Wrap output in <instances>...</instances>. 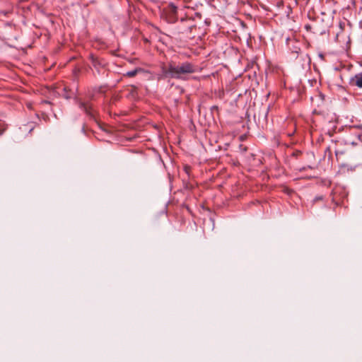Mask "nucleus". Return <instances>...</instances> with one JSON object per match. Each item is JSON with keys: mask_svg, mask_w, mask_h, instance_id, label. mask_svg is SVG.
I'll return each mask as SVG.
<instances>
[{"mask_svg": "<svg viewBox=\"0 0 362 362\" xmlns=\"http://www.w3.org/2000/svg\"><path fill=\"white\" fill-rule=\"evenodd\" d=\"M161 74L158 79L166 78L182 79V75L193 74L196 71L197 67L193 64L186 62L177 65L174 62H170L167 64H163L160 66Z\"/></svg>", "mask_w": 362, "mask_h": 362, "instance_id": "1", "label": "nucleus"}, {"mask_svg": "<svg viewBox=\"0 0 362 362\" xmlns=\"http://www.w3.org/2000/svg\"><path fill=\"white\" fill-rule=\"evenodd\" d=\"M197 25L195 21L191 18H182L180 21L175 25L173 35L178 37H183L185 40H192L195 37Z\"/></svg>", "mask_w": 362, "mask_h": 362, "instance_id": "2", "label": "nucleus"}, {"mask_svg": "<svg viewBox=\"0 0 362 362\" xmlns=\"http://www.w3.org/2000/svg\"><path fill=\"white\" fill-rule=\"evenodd\" d=\"M359 143H362V129L352 127L349 129V133L345 138V144L357 146Z\"/></svg>", "mask_w": 362, "mask_h": 362, "instance_id": "3", "label": "nucleus"}, {"mask_svg": "<svg viewBox=\"0 0 362 362\" xmlns=\"http://www.w3.org/2000/svg\"><path fill=\"white\" fill-rule=\"evenodd\" d=\"M163 16L168 23H175L177 19V7L173 3L169 4L163 11Z\"/></svg>", "mask_w": 362, "mask_h": 362, "instance_id": "4", "label": "nucleus"}, {"mask_svg": "<svg viewBox=\"0 0 362 362\" xmlns=\"http://www.w3.org/2000/svg\"><path fill=\"white\" fill-rule=\"evenodd\" d=\"M78 105L79 107L83 110L90 118H95L96 112L94 110L90 103L80 101Z\"/></svg>", "mask_w": 362, "mask_h": 362, "instance_id": "5", "label": "nucleus"}, {"mask_svg": "<svg viewBox=\"0 0 362 362\" xmlns=\"http://www.w3.org/2000/svg\"><path fill=\"white\" fill-rule=\"evenodd\" d=\"M350 84L351 86H357L359 88H362V72L356 74L350 80Z\"/></svg>", "mask_w": 362, "mask_h": 362, "instance_id": "6", "label": "nucleus"}, {"mask_svg": "<svg viewBox=\"0 0 362 362\" xmlns=\"http://www.w3.org/2000/svg\"><path fill=\"white\" fill-rule=\"evenodd\" d=\"M89 59L91 61V64L95 69H99L100 67L103 66L102 62L98 59V57L93 54H90Z\"/></svg>", "mask_w": 362, "mask_h": 362, "instance_id": "7", "label": "nucleus"}, {"mask_svg": "<svg viewBox=\"0 0 362 362\" xmlns=\"http://www.w3.org/2000/svg\"><path fill=\"white\" fill-rule=\"evenodd\" d=\"M142 71H143V69H141V68H136L134 70L127 71V73L124 74L123 76L132 78V77H134L137 74L141 73Z\"/></svg>", "mask_w": 362, "mask_h": 362, "instance_id": "8", "label": "nucleus"}, {"mask_svg": "<svg viewBox=\"0 0 362 362\" xmlns=\"http://www.w3.org/2000/svg\"><path fill=\"white\" fill-rule=\"evenodd\" d=\"M291 42L293 44V47H290L291 52L296 55L295 57H297L298 53L300 52V48L298 46V42L295 41H291Z\"/></svg>", "mask_w": 362, "mask_h": 362, "instance_id": "9", "label": "nucleus"}, {"mask_svg": "<svg viewBox=\"0 0 362 362\" xmlns=\"http://www.w3.org/2000/svg\"><path fill=\"white\" fill-rule=\"evenodd\" d=\"M129 90V94L132 97L135 98L137 95V87L132 85L130 86Z\"/></svg>", "mask_w": 362, "mask_h": 362, "instance_id": "10", "label": "nucleus"}, {"mask_svg": "<svg viewBox=\"0 0 362 362\" xmlns=\"http://www.w3.org/2000/svg\"><path fill=\"white\" fill-rule=\"evenodd\" d=\"M301 154H302V152H301L300 151H299V150H295V151L292 153L291 156H292L293 157L298 158V156H300Z\"/></svg>", "mask_w": 362, "mask_h": 362, "instance_id": "11", "label": "nucleus"}, {"mask_svg": "<svg viewBox=\"0 0 362 362\" xmlns=\"http://www.w3.org/2000/svg\"><path fill=\"white\" fill-rule=\"evenodd\" d=\"M184 170L185 172L186 173V174L189 176V173H190V171H191V167L189 165H185L184 166Z\"/></svg>", "mask_w": 362, "mask_h": 362, "instance_id": "12", "label": "nucleus"}, {"mask_svg": "<svg viewBox=\"0 0 362 362\" xmlns=\"http://www.w3.org/2000/svg\"><path fill=\"white\" fill-rule=\"evenodd\" d=\"M239 148L241 150L242 152H246L247 151V147L246 146H244L243 145L240 144L239 146Z\"/></svg>", "mask_w": 362, "mask_h": 362, "instance_id": "13", "label": "nucleus"}, {"mask_svg": "<svg viewBox=\"0 0 362 362\" xmlns=\"http://www.w3.org/2000/svg\"><path fill=\"white\" fill-rule=\"evenodd\" d=\"M342 153H343V152H341V151H340L339 150H336L335 151V156H336L337 160L339 159V155L342 154Z\"/></svg>", "mask_w": 362, "mask_h": 362, "instance_id": "14", "label": "nucleus"}, {"mask_svg": "<svg viewBox=\"0 0 362 362\" xmlns=\"http://www.w3.org/2000/svg\"><path fill=\"white\" fill-rule=\"evenodd\" d=\"M305 28L308 30V31H312V25H309V24H307L305 25Z\"/></svg>", "mask_w": 362, "mask_h": 362, "instance_id": "15", "label": "nucleus"}, {"mask_svg": "<svg viewBox=\"0 0 362 362\" xmlns=\"http://www.w3.org/2000/svg\"><path fill=\"white\" fill-rule=\"evenodd\" d=\"M323 199V197L322 196H318V197H316L313 202H315L317 201H320V200H322Z\"/></svg>", "mask_w": 362, "mask_h": 362, "instance_id": "16", "label": "nucleus"}, {"mask_svg": "<svg viewBox=\"0 0 362 362\" xmlns=\"http://www.w3.org/2000/svg\"><path fill=\"white\" fill-rule=\"evenodd\" d=\"M211 110H218V107L216 105H214L211 107Z\"/></svg>", "mask_w": 362, "mask_h": 362, "instance_id": "17", "label": "nucleus"}, {"mask_svg": "<svg viewBox=\"0 0 362 362\" xmlns=\"http://www.w3.org/2000/svg\"><path fill=\"white\" fill-rule=\"evenodd\" d=\"M42 104H49V105H51V104H52V103H51L49 101H48V100H43V101H42Z\"/></svg>", "mask_w": 362, "mask_h": 362, "instance_id": "18", "label": "nucleus"}, {"mask_svg": "<svg viewBox=\"0 0 362 362\" xmlns=\"http://www.w3.org/2000/svg\"><path fill=\"white\" fill-rule=\"evenodd\" d=\"M332 202H335L336 205H339V203L338 202H335V197L334 196L332 198Z\"/></svg>", "mask_w": 362, "mask_h": 362, "instance_id": "19", "label": "nucleus"}, {"mask_svg": "<svg viewBox=\"0 0 362 362\" xmlns=\"http://www.w3.org/2000/svg\"><path fill=\"white\" fill-rule=\"evenodd\" d=\"M64 98H66V99H68V98H71V96H70V95H66H66H64Z\"/></svg>", "mask_w": 362, "mask_h": 362, "instance_id": "20", "label": "nucleus"}, {"mask_svg": "<svg viewBox=\"0 0 362 362\" xmlns=\"http://www.w3.org/2000/svg\"><path fill=\"white\" fill-rule=\"evenodd\" d=\"M326 151H329V153L331 152L329 147L327 148Z\"/></svg>", "mask_w": 362, "mask_h": 362, "instance_id": "21", "label": "nucleus"}]
</instances>
